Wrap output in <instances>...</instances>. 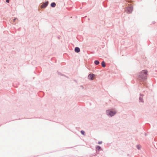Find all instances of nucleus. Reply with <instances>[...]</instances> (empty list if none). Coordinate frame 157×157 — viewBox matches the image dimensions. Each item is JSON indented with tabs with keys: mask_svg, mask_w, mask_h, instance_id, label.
<instances>
[{
	"mask_svg": "<svg viewBox=\"0 0 157 157\" xmlns=\"http://www.w3.org/2000/svg\"><path fill=\"white\" fill-rule=\"evenodd\" d=\"M94 63L96 65H98L99 63V62L98 60H95L94 61Z\"/></svg>",
	"mask_w": 157,
	"mask_h": 157,
	"instance_id": "nucleus-9",
	"label": "nucleus"
},
{
	"mask_svg": "<svg viewBox=\"0 0 157 157\" xmlns=\"http://www.w3.org/2000/svg\"><path fill=\"white\" fill-rule=\"evenodd\" d=\"M56 5V4L54 2H52L51 4V6L52 7H55V6Z\"/></svg>",
	"mask_w": 157,
	"mask_h": 157,
	"instance_id": "nucleus-7",
	"label": "nucleus"
},
{
	"mask_svg": "<svg viewBox=\"0 0 157 157\" xmlns=\"http://www.w3.org/2000/svg\"><path fill=\"white\" fill-rule=\"evenodd\" d=\"M94 76L93 74H90L88 76V78L90 80H93L94 79Z\"/></svg>",
	"mask_w": 157,
	"mask_h": 157,
	"instance_id": "nucleus-4",
	"label": "nucleus"
},
{
	"mask_svg": "<svg viewBox=\"0 0 157 157\" xmlns=\"http://www.w3.org/2000/svg\"><path fill=\"white\" fill-rule=\"evenodd\" d=\"M137 147L138 149H139V147H138V146Z\"/></svg>",
	"mask_w": 157,
	"mask_h": 157,
	"instance_id": "nucleus-15",
	"label": "nucleus"
},
{
	"mask_svg": "<svg viewBox=\"0 0 157 157\" xmlns=\"http://www.w3.org/2000/svg\"><path fill=\"white\" fill-rule=\"evenodd\" d=\"M75 51L76 52H79L80 51V50L79 48L78 47H76L75 48Z\"/></svg>",
	"mask_w": 157,
	"mask_h": 157,
	"instance_id": "nucleus-6",
	"label": "nucleus"
},
{
	"mask_svg": "<svg viewBox=\"0 0 157 157\" xmlns=\"http://www.w3.org/2000/svg\"><path fill=\"white\" fill-rule=\"evenodd\" d=\"M96 148L97 150H98V151L100 150L101 149V148L99 146H97L96 147Z\"/></svg>",
	"mask_w": 157,
	"mask_h": 157,
	"instance_id": "nucleus-10",
	"label": "nucleus"
},
{
	"mask_svg": "<svg viewBox=\"0 0 157 157\" xmlns=\"http://www.w3.org/2000/svg\"><path fill=\"white\" fill-rule=\"evenodd\" d=\"M137 147L138 149H139V147H138V146Z\"/></svg>",
	"mask_w": 157,
	"mask_h": 157,
	"instance_id": "nucleus-14",
	"label": "nucleus"
},
{
	"mask_svg": "<svg viewBox=\"0 0 157 157\" xmlns=\"http://www.w3.org/2000/svg\"><path fill=\"white\" fill-rule=\"evenodd\" d=\"M101 143H102L101 141V142L99 141L98 142V144H101Z\"/></svg>",
	"mask_w": 157,
	"mask_h": 157,
	"instance_id": "nucleus-12",
	"label": "nucleus"
},
{
	"mask_svg": "<svg viewBox=\"0 0 157 157\" xmlns=\"http://www.w3.org/2000/svg\"><path fill=\"white\" fill-rule=\"evenodd\" d=\"M133 10V8L132 6H130L129 7H126L125 11L127 13H131Z\"/></svg>",
	"mask_w": 157,
	"mask_h": 157,
	"instance_id": "nucleus-3",
	"label": "nucleus"
},
{
	"mask_svg": "<svg viewBox=\"0 0 157 157\" xmlns=\"http://www.w3.org/2000/svg\"><path fill=\"white\" fill-rule=\"evenodd\" d=\"M101 65L102 67H105V62L104 61H103L101 63Z\"/></svg>",
	"mask_w": 157,
	"mask_h": 157,
	"instance_id": "nucleus-8",
	"label": "nucleus"
},
{
	"mask_svg": "<svg viewBox=\"0 0 157 157\" xmlns=\"http://www.w3.org/2000/svg\"><path fill=\"white\" fill-rule=\"evenodd\" d=\"M147 71L144 70L142 71L140 74V76L142 78L144 79V78L147 76Z\"/></svg>",
	"mask_w": 157,
	"mask_h": 157,
	"instance_id": "nucleus-1",
	"label": "nucleus"
},
{
	"mask_svg": "<svg viewBox=\"0 0 157 157\" xmlns=\"http://www.w3.org/2000/svg\"><path fill=\"white\" fill-rule=\"evenodd\" d=\"M81 133L83 135H84V133H85V132L84 131H81Z\"/></svg>",
	"mask_w": 157,
	"mask_h": 157,
	"instance_id": "nucleus-11",
	"label": "nucleus"
},
{
	"mask_svg": "<svg viewBox=\"0 0 157 157\" xmlns=\"http://www.w3.org/2000/svg\"><path fill=\"white\" fill-rule=\"evenodd\" d=\"M48 2H45L41 6V7L42 8H45L48 5Z\"/></svg>",
	"mask_w": 157,
	"mask_h": 157,
	"instance_id": "nucleus-5",
	"label": "nucleus"
},
{
	"mask_svg": "<svg viewBox=\"0 0 157 157\" xmlns=\"http://www.w3.org/2000/svg\"><path fill=\"white\" fill-rule=\"evenodd\" d=\"M9 0H6V2L8 3L9 2Z\"/></svg>",
	"mask_w": 157,
	"mask_h": 157,
	"instance_id": "nucleus-13",
	"label": "nucleus"
},
{
	"mask_svg": "<svg viewBox=\"0 0 157 157\" xmlns=\"http://www.w3.org/2000/svg\"><path fill=\"white\" fill-rule=\"evenodd\" d=\"M106 113L108 115L112 117L116 114V112L115 111H113L110 110H108L106 111Z\"/></svg>",
	"mask_w": 157,
	"mask_h": 157,
	"instance_id": "nucleus-2",
	"label": "nucleus"
}]
</instances>
